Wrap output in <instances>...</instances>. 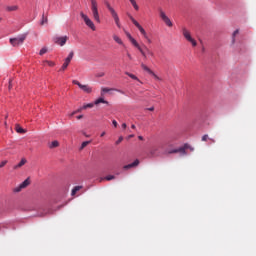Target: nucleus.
<instances>
[{"label": "nucleus", "mask_w": 256, "mask_h": 256, "mask_svg": "<svg viewBox=\"0 0 256 256\" xmlns=\"http://www.w3.org/2000/svg\"><path fill=\"white\" fill-rule=\"evenodd\" d=\"M109 91H115L113 88H102L101 89V95H104V93H109Z\"/></svg>", "instance_id": "obj_29"}, {"label": "nucleus", "mask_w": 256, "mask_h": 256, "mask_svg": "<svg viewBox=\"0 0 256 256\" xmlns=\"http://www.w3.org/2000/svg\"><path fill=\"white\" fill-rule=\"evenodd\" d=\"M7 117H9L8 115L5 116V119H7Z\"/></svg>", "instance_id": "obj_54"}, {"label": "nucleus", "mask_w": 256, "mask_h": 256, "mask_svg": "<svg viewBox=\"0 0 256 256\" xmlns=\"http://www.w3.org/2000/svg\"><path fill=\"white\" fill-rule=\"evenodd\" d=\"M128 17L132 21L133 25H135V27H137V29L140 31L141 35H143L144 39H146L148 43H151V38H149L143 26H141V24H139V22H137V20H135V18H133L131 14H128Z\"/></svg>", "instance_id": "obj_1"}, {"label": "nucleus", "mask_w": 256, "mask_h": 256, "mask_svg": "<svg viewBox=\"0 0 256 256\" xmlns=\"http://www.w3.org/2000/svg\"><path fill=\"white\" fill-rule=\"evenodd\" d=\"M19 9V6L14 5V6H7L6 11L11 12V11H17Z\"/></svg>", "instance_id": "obj_20"}, {"label": "nucleus", "mask_w": 256, "mask_h": 256, "mask_svg": "<svg viewBox=\"0 0 256 256\" xmlns=\"http://www.w3.org/2000/svg\"><path fill=\"white\" fill-rule=\"evenodd\" d=\"M122 129H127V124L126 123L122 124Z\"/></svg>", "instance_id": "obj_43"}, {"label": "nucleus", "mask_w": 256, "mask_h": 256, "mask_svg": "<svg viewBox=\"0 0 256 256\" xmlns=\"http://www.w3.org/2000/svg\"><path fill=\"white\" fill-rule=\"evenodd\" d=\"M75 53L73 51H71L68 55V57L65 59V61H68L69 63H71V60L73 59Z\"/></svg>", "instance_id": "obj_28"}, {"label": "nucleus", "mask_w": 256, "mask_h": 256, "mask_svg": "<svg viewBox=\"0 0 256 256\" xmlns=\"http://www.w3.org/2000/svg\"><path fill=\"white\" fill-rule=\"evenodd\" d=\"M142 48L145 51L146 56L149 55L150 57H155V53H153V51H151L145 44L142 45Z\"/></svg>", "instance_id": "obj_13"}, {"label": "nucleus", "mask_w": 256, "mask_h": 256, "mask_svg": "<svg viewBox=\"0 0 256 256\" xmlns=\"http://www.w3.org/2000/svg\"><path fill=\"white\" fill-rule=\"evenodd\" d=\"M100 103H104L105 105H109V102L106 101L103 98H98L97 100H95L94 105H99Z\"/></svg>", "instance_id": "obj_17"}, {"label": "nucleus", "mask_w": 256, "mask_h": 256, "mask_svg": "<svg viewBox=\"0 0 256 256\" xmlns=\"http://www.w3.org/2000/svg\"><path fill=\"white\" fill-rule=\"evenodd\" d=\"M113 39L116 43H118V45H123V40H121L119 36L113 35Z\"/></svg>", "instance_id": "obj_23"}, {"label": "nucleus", "mask_w": 256, "mask_h": 256, "mask_svg": "<svg viewBox=\"0 0 256 256\" xmlns=\"http://www.w3.org/2000/svg\"><path fill=\"white\" fill-rule=\"evenodd\" d=\"M105 75V73H101L99 74V77H103Z\"/></svg>", "instance_id": "obj_52"}, {"label": "nucleus", "mask_w": 256, "mask_h": 256, "mask_svg": "<svg viewBox=\"0 0 256 256\" xmlns=\"http://www.w3.org/2000/svg\"><path fill=\"white\" fill-rule=\"evenodd\" d=\"M125 75H127L128 77H130V79H133L134 81L141 82V80H139V78L137 76H135L134 74H131L129 72H125Z\"/></svg>", "instance_id": "obj_19"}, {"label": "nucleus", "mask_w": 256, "mask_h": 256, "mask_svg": "<svg viewBox=\"0 0 256 256\" xmlns=\"http://www.w3.org/2000/svg\"><path fill=\"white\" fill-rule=\"evenodd\" d=\"M138 139H139L140 141H143V136H139Z\"/></svg>", "instance_id": "obj_51"}, {"label": "nucleus", "mask_w": 256, "mask_h": 256, "mask_svg": "<svg viewBox=\"0 0 256 256\" xmlns=\"http://www.w3.org/2000/svg\"><path fill=\"white\" fill-rule=\"evenodd\" d=\"M104 179L106 181H113V179H115V175H108L105 178H101L100 181H103Z\"/></svg>", "instance_id": "obj_27"}, {"label": "nucleus", "mask_w": 256, "mask_h": 256, "mask_svg": "<svg viewBox=\"0 0 256 256\" xmlns=\"http://www.w3.org/2000/svg\"><path fill=\"white\" fill-rule=\"evenodd\" d=\"M207 139H209V135L205 134L202 136V141H207Z\"/></svg>", "instance_id": "obj_39"}, {"label": "nucleus", "mask_w": 256, "mask_h": 256, "mask_svg": "<svg viewBox=\"0 0 256 256\" xmlns=\"http://www.w3.org/2000/svg\"><path fill=\"white\" fill-rule=\"evenodd\" d=\"M80 16L83 19L85 25L89 27L92 31H95L97 28L95 27V23L91 19H89V16H87L85 13L80 12Z\"/></svg>", "instance_id": "obj_6"}, {"label": "nucleus", "mask_w": 256, "mask_h": 256, "mask_svg": "<svg viewBox=\"0 0 256 256\" xmlns=\"http://www.w3.org/2000/svg\"><path fill=\"white\" fill-rule=\"evenodd\" d=\"M170 153H179V150L178 149H174V150L170 151Z\"/></svg>", "instance_id": "obj_42"}, {"label": "nucleus", "mask_w": 256, "mask_h": 256, "mask_svg": "<svg viewBox=\"0 0 256 256\" xmlns=\"http://www.w3.org/2000/svg\"><path fill=\"white\" fill-rule=\"evenodd\" d=\"M8 161L7 160H3L1 163H0V169H3V167L5 165H7Z\"/></svg>", "instance_id": "obj_35"}, {"label": "nucleus", "mask_w": 256, "mask_h": 256, "mask_svg": "<svg viewBox=\"0 0 256 256\" xmlns=\"http://www.w3.org/2000/svg\"><path fill=\"white\" fill-rule=\"evenodd\" d=\"M159 14H160V18L165 23V25H167V27H173V22L171 21L169 16L167 14H165V12L163 10H160Z\"/></svg>", "instance_id": "obj_9"}, {"label": "nucleus", "mask_w": 256, "mask_h": 256, "mask_svg": "<svg viewBox=\"0 0 256 256\" xmlns=\"http://www.w3.org/2000/svg\"><path fill=\"white\" fill-rule=\"evenodd\" d=\"M132 137H135V135L131 134L128 136V139H132Z\"/></svg>", "instance_id": "obj_46"}, {"label": "nucleus", "mask_w": 256, "mask_h": 256, "mask_svg": "<svg viewBox=\"0 0 256 256\" xmlns=\"http://www.w3.org/2000/svg\"><path fill=\"white\" fill-rule=\"evenodd\" d=\"M45 23H47V17H45V15H42V21H41V25H45Z\"/></svg>", "instance_id": "obj_34"}, {"label": "nucleus", "mask_w": 256, "mask_h": 256, "mask_svg": "<svg viewBox=\"0 0 256 256\" xmlns=\"http://www.w3.org/2000/svg\"><path fill=\"white\" fill-rule=\"evenodd\" d=\"M148 111H155V107L148 108Z\"/></svg>", "instance_id": "obj_44"}, {"label": "nucleus", "mask_w": 256, "mask_h": 256, "mask_svg": "<svg viewBox=\"0 0 256 256\" xmlns=\"http://www.w3.org/2000/svg\"><path fill=\"white\" fill-rule=\"evenodd\" d=\"M89 143H91V141H84L80 147V149H85V147H87V145H89Z\"/></svg>", "instance_id": "obj_32"}, {"label": "nucleus", "mask_w": 256, "mask_h": 256, "mask_svg": "<svg viewBox=\"0 0 256 256\" xmlns=\"http://www.w3.org/2000/svg\"><path fill=\"white\" fill-rule=\"evenodd\" d=\"M91 1V11L96 23H101V18L99 17V4L97 0H90Z\"/></svg>", "instance_id": "obj_2"}, {"label": "nucleus", "mask_w": 256, "mask_h": 256, "mask_svg": "<svg viewBox=\"0 0 256 256\" xmlns=\"http://www.w3.org/2000/svg\"><path fill=\"white\" fill-rule=\"evenodd\" d=\"M25 39H27V35L25 34L21 35L20 37L10 38V44L12 47H19V45H23Z\"/></svg>", "instance_id": "obj_4"}, {"label": "nucleus", "mask_w": 256, "mask_h": 256, "mask_svg": "<svg viewBox=\"0 0 256 256\" xmlns=\"http://www.w3.org/2000/svg\"><path fill=\"white\" fill-rule=\"evenodd\" d=\"M77 119H83V115L77 116Z\"/></svg>", "instance_id": "obj_48"}, {"label": "nucleus", "mask_w": 256, "mask_h": 256, "mask_svg": "<svg viewBox=\"0 0 256 256\" xmlns=\"http://www.w3.org/2000/svg\"><path fill=\"white\" fill-rule=\"evenodd\" d=\"M81 189H83V186H75L71 192L72 197H75V195H77V191H81Z\"/></svg>", "instance_id": "obj_16"}, {"label": "nucleus", "mask_w": 256, "mask_h": 256, "mask_svg": "<svg viewBox=\"0 0 256 256\" xmlns=\"http://www.w3.org/2000/svg\"><path fill=\"white\" fill-rule=\"evenodd\" d=\"M57 147H59V141L57 140H54L49 144V149H55Z\"/></svg>", "instance_id": "obj_18"}, {"label": "nucleus", "mask_w": 256, "mask_h": 256, "mask_svg": "<svg viewBox=\"0 0 256 256\" xmlns=\"http://www.w3.org/2000/svg\"><path fill=\"white\" fill-rule=\"evenodd\" d=\"M93 107H95L94 103H88V104H84L82 106V109H84V111H85V109H93Z\"/></svg>", "instance_id": "obj_22"}, {"label": "nucleus", "mask_w": 256, "mask_h": 256, "mask_svg": "<svg viewBox=\"0 0 256 256\" xmlns=\"http://www.w3.org/2000/svg\"><path fill=\"white\" fill-rule=\"evenodd\" d=\"M69 63H71V62L65 60L60 71H65V69H67V67H69Z\"/></svg>", "instance_id": "obj_25"}, {"label": "nucleus", "mask_w": 256, "mask_h": 256, "mask_svg": "<svg viewBox=\"0 0 256 256\" xmlns=\"http://www.w3.org/2000/svg\"><path fill=\"white\" fill-rule=\"evenodd\" d=\"M69 37L64 36V37H56L54 38V43H56V45H60V47H63V45H65V43H67Z\"/></svg>", "instance_id": "obj_11"}, {"label": "nucleus", "mask_w": 256, "mask_h": 256, "mask_svg": "<svg viewBox=\"0 0 256 256\" xmlns=\"http://www.w3.org/2000/svg\"><path fill=\"white\" fill-rule=\"evenodd\" d=\"M127 57H128V59H130V61L133 60V56H131V53H129V52H127Z\"/></svg>", "instance_id": "obj_40"}, {"label": "nucleus", "mask_w": 256, "mask_h": 256, "mask_svg": "<svg viewBox=\"0 0 256 256\" xmlns=\"http://www.w3.org/2000/svg\"><path fill=\"white\" fill-rule=\"evenodd\" d=\"M112 125H114V127H117V126H118L117 121H116V120H113V121H112Z\"/></svg>", "instance_id": "obj_41"}, {"label": "nucleus", "mask_w": 256, "mask_h": 256, "mask_svg": "<svg viewBox=\"0 0 256 256\" xmlns=\"http://www.w3.org/2000/svg\"><path fill=\"white\" fill-rule=\"evenodd\" d=\"M26 163H27V159L22 158L21 161L13 167V169L15 170L21 169V167H23V165H25Z\"/></svg>", "instance_id": "obj_14"}, {"label": "nucleus", "mask_w": 256, "mask_h": 256, "mask_svg": "<svg viewBox=\"0 0 256 256\" xmlns=\"http://www.w3.org/2000/svg\"><path fill=\"white\" fill-rule=\"evenodd\" d=\"M141 69H143V71H146V73H148L149 75H151L152 77H154V79H156V81H161V78L157 76V74H155V72H153V70H151V68H149L147 65H145V63H141Z\"/></svg>", "instance_id": "obj_10"}, {"label": "nucleus", "mask_w": 256, "mask_h": 256, "mask_svg": "<svg viewBox=\"0 0 256 256\" xmlns=\"http://www.w3.org/2000/svg\"><path fill=\"white\" fill-rule=\"evenodd\" d=\"M127 37L129 39V41H131V37H133V36H131V34H127Z\"/></svg>", "instance_id": "obj_45"}, {"label": "nucleus", "mask_w": 256, "mask_h": 256, "mask_svg": "<svg viewBox=\"0 0 256 256\" xmlns=\"http://www.w3.org/2000/svg\"><path fill=\"white\" fill-rule=\"evenodd\" d=\"M15 130H16L18 133H25V129H23L19 124H16Z\"/></svg>", "instance_id": "obj_26"}, {"label": "nucleus", "mask_w": 256, "mask_h": 256, "mask_svg": "<svg viewBox=\"0 0 256 256\" xmlns=\"http://www.w3.org/2000/svg\"><path fill=\"white\" fill-rule=\"evenodd\" d=\"M131 129H136L135 124H132V125H131Z\"/></svg>", "instance_id": "obj_49"}, {"label": "nucleus", "mask_w": 256, "mask_h": 256, "mask_svg": "<svg viewBox=\"0 0 256 256\" xmlns=\"http://www.w3.org/2000/svg\"><path fill=\"white\" fill-rule=\"evenodd\" d=\"M11 87H12V86H11V81H10V82H9V89H11Z\"/></svg>", "instance_id": "obj_53"}, {"label": "nucleus", "mask_w": 256, "mask_h": 256, "mask_svg": "<svg viewBox=\"0 0 256 256\" xmlns=\"http://www.w3.org/2000/svg\"><path fill=\"white\" fill-rule=\"evenodd\" d=\"M73 115H77V113L72 112V113L70 114V117H73Z\"/></svg>", "instance_id": "obj_47"}, {"label": "nucleus", "mask_w": 256, "mask_h": 256, "mask_svg": "<svg viewBox=\"0 0 256 256\" xmlns=\"http://www.w3.org/2000/svg\"><path fill=\"white\" fill-rule=\"evenodd\" d=\"M186 147H187V145H185L184 147L179 148L178 153H182L183 155H185L186 154V152H185Z\"/></svg>", "instance_id": "obj_33"}, {"label": "nucleus", "mask_w": 256, "mask_h": 256, "mask_svg": "<svg viewBox=\"0 0 256 256\" xmlns=\"http://www.w3.org/2000/svg\"><path fill=\"white\" fill-rule=\"evenodd\" d=\"M72 83H73V85H77L79 87V89L84 91V93H88V94L93 93V88L89 85H83L77 80H73Z\"/></svg>", "instance_id": "obj_8"}, {"label": "nucleus", "mask_w": 256, "mask_h": 256, "mask_svg": "<svg viewBox=\"0 0 256 256\" xmlns=\"http://www.w3.org/2000/svg\"><path fill=\"white\" fill-rule=\"evenodd\" d=\"M130 42L132 43V45H134V47H136V49H138V51L141 53L142 57L144 59H147V53L143 49V46L139 45L137 40H135V38H133V37H130Z\"/></svg>", "instance_id": "obj_7"}, {"label": "nucleus", "mask_w": 256, "mask_h": 256, "mask_svg": "<svg viewBox=\"0 0 256 256\" xmlns=\"http://www.w3.org/2000/svg\"><path fill=\"white\" fill-rule=\"evenodd\" d=\"M159 152V148H152L150 150V157H155L157 156V153Z\"/></svg>", "instance_id": "obj_21"}, {"label": "nucleus", "mask_w": 256, "mask_h": 256, "mask_svg": "<svg viewBox=\"0 0 256 256\" xmlns=\"http://www.w3.org/2000/svg\"><path fill=\"white\" fill-rule=\"evenodd\" d=\"M100 137H105V132H102Z\"/></svg>", "instance_id": "obj_50"}, {"label": "nucleus", "mask_w": 256, "mask_h": 256, "mask_svg": "<svg viewBox=\"0 0 256 256\" xmlns=\"http://www.w3.org/2000/svg\"><path fill=\"white\" fill-rule=\"evenodd\" d=\"M82 111H84L83 106L74 111V113H81Z\"/></svg>", "instance_id": "obj_38"}, {"label": "nucleus", "mask_w": 256, "mask_h": 256, "mask_svg": "<svg viewBox=\"0 0 256 256\" xmlns=\"http://www.w3.org/2000/svg\"><path fill=\"white\" fill-rule=\"evenodd\" d=\"M47 53V48H42L39 52V55H45Z\"/></svg>", "instance_id": "obj_36"}, {"label": "nucleus", "mask_w": 256, "mask_h": 256, "mask_svg": "<svg viewBox=\"0 0 256 256\" xmlns=\"http://www.w3.org/2000/svg\"><path fill=\"white\" fill-rule=\"evenodd\" d=\"M105 5L108 9V11H110V14L112 16V18L114 19L117 27L121 28V22L119 20V14H117V11H115V8L111 6V4L109 2H105Z\"/></svg>", "instance_id": "obj_3"}, {"label": "nucleus", "mask_w": 256, "mask_h": 256, "mask_svg": "<svg viewBox=\"0 0 256 256\" xmlns=\"http://www.w3.org/2000/svg\"><path fill=\"white\" fill-rule=\"evenodd\" d=\"M44 63H46V65H48L49 67H55V62L53 61L46 60L44 61Z\"/></svg>", "instance_id": "obj_31"}, {"label": "nucleus", "mask_w": 256, "mask_h": 256, "mask_svg": "<svg viewBox=\"0 0 256 256\" xmlns=\"http://www.w3.org/2000/svg\"><path fill=\"white\" fill-rule=\"evenodd\" d=\"M237 35H239V29H237V30H235L234 32H233V35H232V43H235V37H237Z\"/></svg>", "instance_id": "obj_30"}, {"label": "nucleus", "mask_w": 256, "mask_h": 256, "mask_svg": "<svg viewBox=\"0 0 256 256\" xmlns=\"http://www.w3.org/2000/svg\"><path fill=\"white\" fill-rule=\"evenodd\" d=\"M183 37L191 43L192 47H197V41L191 37V32L187 28H182Z\"/></svg>", "instance_id": "obj_5"}, {"label": "nucleus", "mask_w": 256, "mask_h": 256, "mask_svg": "<svg viewBox=\"0 0 256 256\" xmlns=\"http://www.w3.org/2000/svg\"><path fill=\"white\" fill-rule=\"evenodd\" d=\"M31 184V181L29 180V178H27L26 180H24L19 187L15 188L14 191L15 193H19V191H21V189H25L26 187H29V185Z\"/></svg>", "instance_id": "obj_12"}, {"label": "nucleus", "mask_w": 256, "mask_h": 256, "mask_svg": "<svg viewBox=\"0 0 256 256\" xmlns=\"http://www.w3.org/2000/svg\"><path fill=\"white\" fill-rule=\"evenodd\" d=\"M139 165V159H136L133 163L125 165L124 169H131L133 167H137Z\"/></svg>", "instance_id": "obj_15"}, {"label": "nucleus", "mask_w": 256, "mask_h": 256, "mask_svg": "<svg viewBox=\"0 0 256 256\" xmlns=\"http://www.w3.org/2000/svg\"><path fill=\"white\" fill-rule=\"evenodd\" d=\"M135 11H139V5H137V1L129 0Z\"/></svg>", "instance_id": "obj_24"}, {"label": "nucleus", "mask_w": 256, "mask_h": 256, "mask_svg": "<svg viewBox=\"0 0 256 256\" xmlns=\"http://www.w3.org/2000/svg\"><path fill=\"white\" fill-rule=\"evenodd\" d=\"M123 141V136H120L118 140L116 141V145H119Z\"/></svg>", "instance_id": "obj_37"}]
</instances>
